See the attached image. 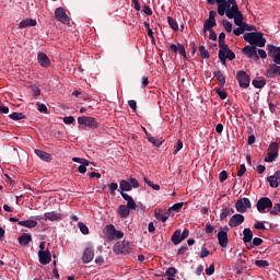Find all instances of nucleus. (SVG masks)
<instances>
[{
  "label": "nucleus",
  "mask_w": 280,
  "mask_h": 280,
  "mask_svg": "<svg viewBox=\"0 0 280 280\" xmlns=\"http://www.w3.org/2000/svg\"><path fill=\"white\" fill-rule=\"evenodd\" d=\"M229 3H232V7L226 10L225 16L228 19H233L235 25L242 26L244 23V15L242 14V11H240V7L237 5L236 0H229Z\"/></svg>",
  "instance_id": "nucleus-1"
},
{
  "label": "nucleus",
  "mask_w": 280,
  "mask_h": 280,
  "mask_svg": "<svg viewBox=\"0 0 280 280\" xmlns=\"http://www.w3.org/2000/svg\"><path fill=\"white\" fill-rule=\"evenodd\" d=\"M243 39L254 47H266V39L261 32L245 33Z\"/></svg>",
  "instance_id": "nucleus-2"
},
{
  "label": "nucleus",
  "mask_w": 280,
  "mask_h": 280,
  "mask_svg": "<svg viewBox=\"0 0 280 280\" xmlns=\"http://www.w3.org/2000/svg\"><path fill=\"white\" fill-rule=\"evenodd\" d=\"M279 159V143L271 142L268 147V153L265 158V163H273V161H277Z\"/></svg>",
  "instance_id": "nucleus-3"
},
{
  "label": "nucleus",
  "mask_w": 280,
  "mask_h": 280,
  "mask_svg": "<svg viewBox=\"0 0 280 280\" xmlns=\"http://www.w3.org/2000/svg\"><path fill=\"white\" fill-rule=\"evenodd\" d=\"M113 250L115 255H130L132 253V248L130 247L128 241L116 243L113 246Z\"/></svg>",
  "instance_id": "nucleus-4"
},
{
  "label": "nucleus",
  "mask_w": 280,
  "mask_h": 280,
  "mask_svg": "<svg viewBox=\"0 0 280 280\" xmlns=\"http://www.w3.org/2000/svg\"><path fill=\"white\" fill-rule=\"evenodd\" d=\"M78 124L80 126H85V128H91L92 130H95V128H98V126H100L97 120L91 116L78 117Z\"/></svg>",
  "instance_id": "nucleus-5"
},
{
  "label": "nucleus",
  "mask_w": 280,
  "mask_h": 280,
  "mask_svg": "<svg viewBox=\"0 0 280 280\" xmlns=\"http://www.w3.org/2000/svg\"><path fill=\"white\" fill-rule=\"evenodd\" d=\"M217 237L219 246H221V248H226V246H229V226L221 228L217 234Z\"/></svg>",
  "instance_id": "nucleus-6"
},
{
  "label": "nucleus",
  "mask_w": 280,
  "mask_h": 280,
  "mask_svg": "<svg viewBox=\"0 0 280 280\" xmlns=\"http://www.w3.org/2000/svg\"><path fill=\"white\" fill-rule=\"evenodd\" d=\"M256 209L259 213H266V209H272V200L268 197L260 198L256 203Z\"/></svg>",
  "instance_id": "nucleus-7"
},
{
  "label": "nucleus",
  "mask_w": 280,
  "mask_h": 280,
  "mask_svg": "<svg viewBox=\"0 0 280 280\" xmlns=\"http://www.w3.org/2000/svg\"><path fill=\"white\" fill-rule=\"evenodd\" d=\"M252 205H250V199L248 198H242L238 199L235 202V209L238 213H246L248 211V209H250Z\"/></svg>",
  "instance_id": "nucleus-8"
},
{
  "label": "nucleus",
  "mask_w": 280,
  "mask_h": 280,
  "mask_svg": "<svg viewBox=\"0 0 280 280\" xmlns=\"http://www.w3.org/2000/svg\"><path fill=\"white\" fill-rule=\"evenodd\" d=\"M267 51L269 58H273L275 65H280V47H277L272 44H268Z\"/></svg>",
  "instance_id": "nucleus-9"
},
{
  "label": "nucleus",
  "mask_w": 280,
  "mask_h": 280,
  "mask_svg": "<svg viewBox=\"0 0 280 280\" xmlns=\"http://www.w3.org/2000/svg\"><path fill=\"white\" fill-rule=\"evenodd\" d=\"M236 79L238 80L241 89H248V86H250V77L245 71H238Z\"/></svg>",
  "instance_id": "nucleus-10"
},
{
  "label": "nucleus",
  "mask_w": 280,
  "mask_h": 280,
  "mask_svg": "<svg viewBox=\"0 0 280 280\" xmlns=\"http://www.w3.org/2000/svg\"><path fill=\"white\" fill-rule=\"evenodd\" d=\"M242 51L247 58H252L254 62L259 60V55H257V46L247 45L242 49Z\"/></svg>",
  "instance_id": "nucleus-11"
},
{
  "label": "nucleus",
  "mask_w": 280,
  "mask_h": 280,
  "mask_svg": "<svg viewBox=\"0 0 280 280\" xmlns=\"http://www.w3.org/2000/svg\"><path fill=\"white\" fill-rule=\"evenodd\" d=\"M55 18L60 23H63V25H69L70 23L69 15H67L62 7H59L55 10Z\"/></svg>",
  "instance_id": "nucleus-12"
},
{
  "label": "nucleus",
  "mask_w": 280,
  "mask_h": 280,
  "mask_svg": "<svg viewBox=\"0 0 280 280\" xmlns=\"http://www.w3.org/2000/svg\"><path fill=\"white\" fill-rule=\"evenodd\" d=\"M219 59L221 60L222 65L226 66L228 60H235V52L230 48L225 50H219Z\"/></svg>",
  "instance_id": "nucleus-13"
},
{
  "label": "nucleus",
  "mask_w": 280,
  "mask_h": 280,
  "mask_svg": "<svg viewBox=\"0 0 280 280\" xmlns=\"http://www.w3.org/2000/svg\"><path fill=\"white\" fill-rule=\"evenodd\" d=\"M218 3V14L220 16H224L226 14V10L233 7V3L229 2V0H214Z\"/></svg>",
  "instance_id": "nucleus-14"
},
{
  "label": "nucleus",
  "mask_w": 280,
  "mask_h": 280,
  "mask_svg": "<svg viewBox=\"0 0 280 280\" xmlns=\"http://www.w3.org/2000/svg\"><path fill=\"white\" fill-rule=\"evenodd\" d=\"M94 258H95V250H93V247H86L82 255L83 264H91V261H93Z\"/></svg>",
  "instance_id": "nucleus-15"
},
{
  "label": "nucleus",
  "mask_w": 280,
  "mask_h": 280,
  "mask_svg": "<svg viewBox=\"0 0 280 280\" xmlns=\"http://www.w3.org/2000/svg\"><path fill=\"white\" fill-rule=\"evenodd\" d=\"M37 62L43 67L44 69H47L48 67H51V60L45 52H38L37 54Z\"/></svg>",
  "instance_id": "nucleus-16"
},
{
  "label": "nucleus",
  "mask_w": 280,
  "mask_h": 280,
  "mask_svg": "<svg viewBox=\"0 0 280 280\" xmlns=\"http://www.w3.org/2000/svg\"><path fill=\"white\" fill-rule=\"evenodd\" d=\"M37 220H43V215H35V220L19 221V225L25 229H34L38 224Z\"/></svg>",
  "instance_id": "nucleus-17"
},
{
  "label": "nucleus",
  "mask_w": 280,
  "mask_h": 280,
  "mask_svg": "<svg viewBox=\"0 0 280 280\" xmlns=\"http://www.w3.org/2000/svg\"><path fill=\"white\" fill-rule=\"evenodd\" d=\"M38 258H39V264H42L43 266H47V264H50L51 261V252L39 250Z\"/></svg>",
  "instance_id": "nucleus-18"
},
{
  "label": "nucleus",
  "mask_w": 280,
  "mask_h": 280,
  "mask_svg": "<svg viewBox=\"0 0 280 280\" xmlns=\"http://www.w3.org/2000/svg\"><path fill=\"white\" fill-rule=\"evenodd\" d=\"M244 220L245 219L243 214L236 213L230 219L229 226H231V229H235V226H240V224H243Z\"/></svg>",
  "instance_id": "nucleus-19"
},
{
  "label": "nucleus",
  "mask_w": 280,
  "mask_h": 280,
  "mask_svg": "<svg viewBox=\"0 0 280 280\" xmlns=\"http://www.w3.org/2000/svg\"><path fill=\"white\" fill-rule=\"evenodd\" d=\"M267 182L269 183L270 187L277 189L280 185V171L276 172L273 175L269 176L267 178Z\"/></svg>",
  "instance_id": "nucleus-20"
},
{
  "label": "nucleus",
  "mask_w": 280,
  "mask_h": 280,
  "mask_svg": "<svg viewBox=\"0 0 280 280\" xmlns=\"http://www.w3.org/2000/svg\"><path fill=\"white\" fill-rule=\"evenodd\" d=\"M35 154L42 161H45L46 163H51V154H49L45 151L38 150V149H35Z\"/></svg>",
  "instance_id": "nucleus-21"
},
{
  "label": "nucleus",
  "mask_w": 280,
  "mask_h": 280,
  "mask_svg": "<svg viewBox=\"0 0 280 280\" xmlns=\"http://www.w3.org/2000/svg\"><path fill=\"white\" fill-rule=\"evenodd\" d=\"M20 30H25V27H36V20L34 19H26L19 23Z\"/></svg>",
  "instance_id": "nucleus-22"
},
{
  "label": "nucleus",
  "mask_w": 280,
  "mask_h": 280,
  "mask_svg": "<svg viewBox=\"0 0 280 280\" xmlns=\"http://www.w3.org/2000/svg\"><path fill=\"white\" fill-rule=\"evenodd\" d=\"M117 229H115V225L109 224L105 226V235L107 240H115V232Z\"/></svg>",
  "instance_id": "nucleus-23"
},
{
  "label": "nucleus",
  "mask_w": 280,
  "mask_h": 280,
  "mask_svg": "<svg viewBox=\"0 0 280 280\" xmlns=\"http://www.w3.org/2000/svg\"><path fill=\"white\" fill-rule=\"evenodd\" d=\"M132 189V186L130 185V182L126 179H121L119 183V194H124V191H130Z\"/></svg>",
  "instance_id": "nucleus-24"
},
{
  "label": "nucleus",
  "mask_w": 280,
  "mask_h": 280,
  "mask_svg": "<svg viewBox=\"0 0 280 280\" xmlns=\"http://www.w3.org/2000/svg\"><path fill=\"white\" fill-rule=\"evenodd\" d=\"M243 235V242L245 244H250V242H253V231L249 228L244 229Z\"/></svg>",
  "instance_id": "nucleus-25"
},
{
  "label": "nucleus",
  "mask_w": 280,
  "mask_h": 280,
  "mask_svg": "<svg viewBox=\"0 0 280 280\" xmlns=\"http://www.w3.org/2000/svg\"><path fill=\"white\" fill-rule=\"evenodd\" d=\"M171 240H172V242H173V244H174L175 246H178V244H180V242L185 241V240L183 238V235H182L180 230L175 231L174 234L172 235V238H171Z\"/></svg>",
  "instance_id": "nucleus-26"
},
{
  "label": "nucleus",
  "mask_w": 280,
  "mask_h": 280,
  "mask_svg": "<svg viewBox=\"0 0 280 280\" xmlns=\"http://www.w3.org/2000/svg\"><path fill=\"white\" fill-rule=\"evenodd\" d=\"M147 139L149 143H152V145H154L155 148H161V145H163V141H161L156 137H152L150 133H147Z\"/></svg>",
  "instance_id": "nucleus-27"
},
{
  "label": "nucleus",
  "mask_w": 280,
  "mask_h": 280,
  "mask_svg": "<svg viewBox=\"0 0 280 280\" xmlns=\"http://www.w3.org/2000/svg\"><path fill=\"white\" fill-rule=\"evenodd\" d=\"M44 218H46V220H50V222H56V220H60V213L56 211L46 212Z\"/></svg>",
  "instance_id": "nucleus-28"
},
{
  "label": "nucleus",
  "mask_w": 280,
  "mask_h": 280,
  "mask_svg": "<svg viewBox=\"0 0 280 280\" xmlns=\"http://www.w3.org/2000/svg\"><path fill=\"white\" fill-rule=\"evenodd\" d=\"M19 242L22 246H27L32 242V235L24 233L19 237Z\"/></svg>",
  "instance_id": "nucleus-29"
},
{
  "label": "nucleus",
  "mask_w": 280,
  "mask_h": 280,
  "mask_svg": "<svg viewBox=\"0 0 280 280\" xmlns=\"http://www.w3.org/2000/svg\"><path fill=\"white\" fill-rule=\"evenodd\" d=\"M218 24L215 23V20H207L203 24V32L207 33L211 30H213V27H215Z\"/></svg>",
  "instance_id": "nucleus-30"
},
{
  "label": "nucleus",
  "mask_w": 280,
  "mask_h": 280,
  "mask_svg": "<svg viewBox=\"0 0 280 280\" xmlns=\"http://www.w3.org/2000/svg\"><path fill=\"white\" fill-rule=\"evenodd\" d=\"M118 213L120 218H128V215H130V209L126 207V205H121L119 206Z\"/></svg>",
  "instance_id": "nucleus-31"
},
{
  "label": "nucleus",
  "mask_w": 280,
  "mask_h": 280,
  "mask_svg": "<svg viewBox=\"0 0 280 280\" xmlns=\"http://www.w3.org/2000/svg\"><path fill=\"white\" fill-rule=\"evenodd\" d=\"M214 78H217L218 82H220L221 86H224L226 84V79L224 78V74L222 71H215L213 72Z\"/></svg>",
  "instance_id": "nucleus-32"
},
{
  "label": "nucleus",
  "mask_w": 280,
  "mask_h": 280,
  "mask_svg": "<svg viewBox=\"0 0 280 280\" xmlns=\"http://www.w3.org/2000/svg\"><path fill=\"white\" fill-rule=\"evenodd\" d=\"M269 75L275 78V75H280V66L271 65L269 70Z\"/></svg>",
  "instance_id": "nucleus-33"
},
{
  "label": "nucleus",
  "mask_w": 280,
  "mask_h": 280,
  "mask_svg": "<svg viewBox=\"0 0 280 280\" xmlns=\"http://www.w3.org/2000/svg\"><path fill=\"white\" fill-rule=\"evenodd\" d=\"M89 165H91V162H89V160H85V162L79 165L78 172L80 174H86V167H89Z\"/></svg>",
  "instance_id": "nucleus-34"
},
{
  "label": "nucleus",
  "mask_w": 280,
  "mask_h": 280,
  "mask_svg": "<svg viewBox=\"0 0 280 280\" xmlns=\"http://www.w3.org/2000/svg\"><path fill=\"white\" fill-rule=\"evenodd\" d=\"M167 22H168V25L172 30H174V32H177L178 30V23L176 22V20H174V18L172 16H168L167 18Z\"/></svg>",
  "instance_id": "nucleus-35"
},
{
  "label": "nucleus",
  "mask_w": 280,
  "mask_h": 280,
  "mask_svg": "<svg viewBox=\"0 0 280 280\" xmlns=\"http://www.w3.org/2000/svg\"><path fill=\"white\" fill-rule=\"evenodd\" d=\"M10 119H13V121H19V119H25V114L14 112L10 114Z\"/></svg>",
  "instance_id": "nucleus-36"
},
{
  "label": "nucleus",
  "mask_w": 280,
  "mask_h": 280,
  "mask_svg": "<svg viewBox=\"0 0 280 280\" xmlns=\"http://www.w3.org/2000/svg\"><path fill=\"white\" fill-rule=\"evenodd\" d=\"M252 83L255 89H264V86H266V81L264 80H253Z\"/></svg>",
  "instance_id": "nucleus-37"
},
{
  "label": "nucleus",
  "mask_w": 280,
  "mask_h": 280,
  "mask_svg": "<svg viewBox=\"0 0 280 280\" xmlns=\"http://www.w3.org/2000/svg\"><path fill=\"white\" fill-rule=\"evenodd\" d=\"M78 228L83 235H89V226H86V224H84L83 222H79Z\"/></svg>",
  "instance_id": "nucleus-38"
},
{
  "label": "nucleus",
  "mask_w": 280,
  "mask_h": 280,
  "mask_svg": "<svg viewBox=\"0 0 280 280\" xmlns=\"http://www.w3.org/2000/svg\"><path fill=\"white\" fill-rule=\"evenodd\" d=\"M223 27L224 30L231 34L233 32V24L231 22H229L228 20L223 21Z\"/></svg>",
  "instance_id": "nucleus-39"
},
{
  "label": "nucleus",
  "mask_w": 280,
  "mask_h": 280,
  "mask_svg": "<svg viewBox=\"0 0 280 280\" xmlns=\"http://www.w3.org/2000/svg\"><path fill=\"white\" fill-rule=\"evenodd\" d=\"M255 266H257L258 268H268L270 264L268 262V260H256Z\"/></svg>",
  "instance_id": "nucleus-40"
},
{
  "label": "nucleus",
  "mask_w": 280,
  "mask_h": 280,
  "mask_svg": "<svg viewBox=\"0 0 280 280\" xmlns=\"http://www.w3.org/2000/svg\"><path fill=\"white\" fill-rule=\"evenodd\" d=\"M199 52H200V56L201 58H209V50H207V48L205 46H200L199 47Z\"/></svg>",
  "instance_id": "nucleus-41"
},
{
  "label": "nucleus",
  "mask_w": 280,
  "mask_h": 280,
  "mask_svg": "<svg viewBox=\"0 0 280 280\" xmlns=\"http://www.w3.org/2000/svg\"><path fill=\"white\" fill-rule=\"evenodd\" d=\"M117 189H119V185H117V183L109 184V194L112 196H115V191H117Z\"/></svg>",
  "instance_id": "nucleus-42"
},
{
  "label": "nucleus",
  "mask_w": 280,
  "mask_h": 280,
  "mask_svg": "<svg viewBox=\"0 0 280 280\" xmlns=\"http://www.w3.org/2000/svg\"><path fill=\"white\" fill-rule=\"evenodd\" d=\"M183 205H185V202H177L174 203L170 209L171 211H180L183 209Z\"/></svg>",
  "instance_id": "nucleus-43"
},
{
  "label": "nucleus",
  "mask_w": 280,
  "mask_h": 280,
  "mask_svg": "<svg viewBox=\"0 0 280 280\" xmlns=\"http://www.w3.org/2000/svg\"><path fill=\"white\" fill-rule=\"evenodd\" d=\"M129 184L131 185V187H133V189H139V180H137V178L130 177Z\"/></svg>",
  "instance_id": "nucleus-44"
},
{
  "label": "nucleus",
  "mask_w": 280,
  "mask_h": 280,
  "mask_svg": "<svg viewBox=\"0 0 280 280\" xmlns=\"http://www.w3.org/2000/svg\"><path fill=\"white\" fill-rule=\"evenodd\" d=\"M213 272H215V265L211 264L209 268H206V275H208V277H211Z\"/></svg>",
  "instance_id": "nucleus-45"
},
{
  "label": "nucleus",
  "mask_w": 280,
  "mask_h": 280,
  "mask_svg": "<svg viewBox=\"0 0 280 280\" xmlns=\"http://www.w3.org/2000/svg\"><path fill=\"white\" fill-rule=\"evenodd\" d=\"M205 257H209V249H207V247H205V245H202L201 253H200V258L205 259Z\"/></svg>",
  "instance_id": "nucleus-46"
},
{
  "label": "nucleus",
  "mask_w": 280,
  "mask_h": 280,
  "mask_svg": "<svg viewBox=\"0 0 280 280\" xmlns=\"http://www.w3.org/2000/svg\"><path fill=\"white\" fill-rule=\"evenodd\" d=\"M219 47H220V51H225L226 49H229V45H226V42L223 40H219Z\"/></svg>",
  "instance_id": "nucleus-47"
},
{
  "label": "nucleus",
  "mask_w": 280,
  "mask_h": 280,
  "mask_svg": "<svg viewBox=\"0 0 280 280\" xmlns=\"http://www.w3.org/2000/svg\"><path fill=\"white\" fill-rule=\"evenodd\" d=\"M241 26L243 27V32H253V30H255V26H250L246 22H243Z\"/></svg>",
  "instance_id": "nucleus-48"
},
{
  "label": "nucleus",
  "mask_w": 280,
  "mask_h": 280,
  "mask_svg": "<svg viewBox=\"0 0 280 280\" xmlns=\"http://www.w3.org/2000/svg\"><path fill=\"white\" fill-rule=\"evenodd\" d=\"M226 178H229V174L226 173V171H222L219 175L220 183H224Z\"/></svg>",
  "instance_id": "nucleus-49"
},
{
  "label": "nucleus",
  "mask_w": 280,
  "mask_h": 280,
  "mask_svg": "<svg viewBox=\"0 0 280 280\" xmlns=\"http://www.w3.org/2000/svg\"><path fill=\"white\" fill-rule=\"evenodd\" d=\"M75 121V118L73 116H66L63 117V124L71 125Z\"/></svg>",
  "instance_id": "nucleus-50"
},
{
  "label": "nucleus",
  "mask_w": 280,
  "mask_h": 280,
  "mask_svg": "<svg viewBox=\"0 0 280 280\" xmlns=\"http://www.w3.org/2000/svg\"><path fill=\"white\" fill-rule=\"evenodd\" d=\"M243 33H244L243 26H238V27H236V28L233 30V34H234L235 36H242Z\"/></svg>",
  "instance_id": "nucleus-51"
},
{
  "label": "nucleus",
  "mask_w": 280,
  "mask_h": 280,
  "mask_svg": "<svg viewBox=\"0 0 280 280\" xmlns=\"http://www.w3.org/2000/svg\"><path fill=\"white\" fill-rule=\"evenodd\" d=\"M127 207L130 210L137 209V202H135V199H131L130 201H127Z\"/></svg>",
  "instance_id": "nucleus-52"
},
{
  "label": "nucleus",
  "mask_w": 280,
  "mask_h": 280,
  "mask_svg": "<svg viewBox=\"0 0 280 280\" xmlns=\"http://www.w3.org/2000/svg\"><path fill=\"white\" fill-rule=\"evenodd\" d=\"M183 150V141L178 140L176 144V150L173 152L174 155L178 154Z\"/></svg>",
  "instance_id": "nucleus-53"
},
{
  "label": "nucleus",
  "mask_w": 280,
  "mask_h": 280,
  "mask_svg": "<svg viewBox=\"0 0 280 280\" xmlns=\"http://www.w3.org/2000/svg\"><path fill=\"white\" fill-rule=\"evenodd\" d=\"M261 244H264V240L260 237L253 238V246H261Z\"/></svg>",
  "instance_id": "nucleus-54"
},
{
  "label": "nucleus",
  "mask_w": 280,
  "mask_h": 280,
  "mask_svg": "<svg viewBox=\"0 0 280 280\" xmlns=\"http://www.w3.org/2000/svg\"><path fill=\"white\" fill-rule=\"evenodd\" d=\"M217 93H218L220 100H226V92L224 90L219 89V90H217Z\"/></svg>",
  "instance_id": "nucleus-55"
},
{
  "label": "nucleus",
  "mask_w": 280,
  "mask_h": 280,
  "mask_svg": "<svg viewBox=\"0 0 280 280\" xmlns=\"http://www.w3.org/2000/svg\"><path fill=\"white\" fill-rule=\"evenodd\" d=\"M167 277H174L176 275V268L171 267L166 270Z\"/></svg>",
  "instance_id": "nucleus-56"
},
{
  "label": "nucleus",
  "mask_w": 280,
  "mask_h": 280,
  "mask_svg": "<svg viewBox=\"0 0 280 280\" xmlns=\"http://www.w3.org/2000/svg\"><path fill=\"white\" fill-rule=\"evenodd\" d=\"M225 218H229V208L223 209L220 214L221 220H225Z\"/></svg>",
  "instance_id": "nucleus-57"
},
{
  "label": "nucleus",
  "mask_w": 280,
  "mask_h": 280,
  "mask_svg": "<svg viewBox=\"0 0 280 280\" xmlns=\"http://www.w3.org/2000/svg\"><path fill=\"white\" fill-rule=\"evenodd\" d=\"M258 58H261L262 60L268 58V54H266V50L258 49Z\"/></svg>",
  "instance_id": "nucleus-58"
},
{
  "label": "nucleus",
  "mask_w": 280,
  "mask_h": 280,
  "mask_svg": "<svg viewBox=\"0 0 280 280\" xmlns=\"http://www.w3.org/2000/svg\"><path fill=\"white\" fill-rule=\"evenodd\" d=\"M243 174H246V165L241 164L240 170L237 172V176H242Z\"/></svg>",
  "instance_id": "nucleus-59"
},
{
  "label": "nucleus",
  "mask_w": 280,
  "mask_h": 280,
  "mask_svg": "<svg viewBox=\"0 0 280 280\" xmlns=\"http://www.w3.org/2000/svg\"><path fill=\"white\" fill-rule=\"evenodd\" d=\"M128 106L132 108L133 110H137V101L130 100L128 101Z\"/></svg>",
  "instance_id": "nucleus-60"
},
{
  "label": "nucleus",
  "mask_w": 280,
  "mask_h": 280,
  "mask_svg": "<svg viewBox=\"0 0 280 280\" xmlns=\"http://www.w3.org/2000/svg\"><path fill=\"white\" fill-rule=\"evenodd\" d=\"M39 113H45L47 110V105L43 103H37Z\"/></svg>",
  "instance_id": "nucleus-61"
},
{
  "label": "nucleus",
  "mask_w": 280,
  "mask_h": 280,
  "mask_svg": "<svg viewBox=\"0 0 280 280\" xmlns=\"http://www.w3.org/2000/svg\"><path fill=\"white\" fill-rule=\"evenodd\" d=\"M210 32L209 38L210 40H218V34L213 30L208 31Z\"/></svg>",
  "instance_id": "nucleus-62"
},
{
  "label": "nucleus",
  "mask_w": 280,
  "mask_h": 280,
  "mask_svg": "<svg viewBox=\"0 0 280 280\" xmlns=\"http://www.w3.org/2000/svg\"><path fill=\"white\" fill-rule=\"evenodd\" d=\"M188 247L186 245H183L178 250H177V255H184L185 253H187Z\"/></svg>",
  "instance_id": "nucleus-63"
},
{
  "label": "nucleus",
  "mask_w": 280,
  "mask_h": 280,
  "mask_svg": "<svg viewBox=\"0 0 280 280\" xmlns=\"http://www.w3.org/2000/svg\"><path fill=\"white\" fill-rule=\"evenodd\" d=\"M120 196L126 200L127 202H130L132 200V197L126 192H120Z\"/></svg>",
  "instance_id": "nucleus-64"
}]
</instances>
